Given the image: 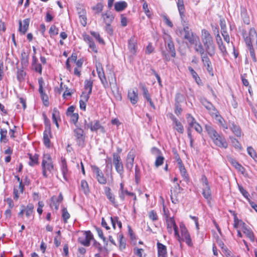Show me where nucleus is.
<instances>
[{"label": "nucleus", "instance_id": "nucleus-1", "mask_svg": "<svg viewBox=\"0 0 257 257\" xmlns=\"http://www.w3.org/2000/svg\"><path fill=\"white\" fill-rule=\"evenodd\" d=\"M244 39L252 61L256 62L257 59L254 52V47L257 46V34L255 29H250L248 34L244 36Z\"/></svg>", "mask_w": 257, "mask_h": 257}, {"label": "nucleus", "instance_id": "nucleus-2", "mask_svg": "<svg viewBox=\"0 0 257 257\" xmlns=\"http://www.w3.org/2000/svg\"><path fill=\"white\" fill-rule=\"evenodd\" d=\"M205 127L209 137L215 146L221 148H227L228 143L222 135L218 134L210 126L206 125Z\"/></svg>", "mask_w": 257, "mask_h": 257}, {"label": "nucleus", "instance_id": "nucleus-3", "mask_svg": "<svg viewBox=\"0 0 257 257\" xmlns=\"http://www.w3.org/2000/svg\"><path fill=\"white\" fill-rule=\"evenodd\" d=\"M194 50L196 52L201 55V60L204 66L206 67L207 70L211 76H213V68L211 66V63L207 55V53H205V48H204L202 44L199 42L194 44Z\"/></svg>", "mask_w": 257, "mask_h": 257}, {"label": "nucleus", "instance_id": "nucleus-4", "mask_svg": "<svg viewBox=\"0 0 257 257\" xmlns=\"http://www.w3.org/2000/svg\"><path fill=\"white\" fill-rule=\"evenodd\" d=\"M201 40L208 55L210 56L214 55L215 48L213 38L210 33L206 29H203L201 31Z\"/></svg>", "mask_w": 257, "mask_h": 257}, {"label": "nucleus", "instance_id": "nucleus-5", "mask_svg": "<svg viewBox=\"0 0 257 257\" xmlns=\"http://www.w3.org/2000/svg\"><path fill=\"white\" fill-rule=\"evenodd\" d=\"M43 175L44 177H47V172L52 173L54 171V165L52 158L49 154H45L42 162Z\"/></svg>", "mask_w": 257, "mask_h": 257}, {"label": "nucleus", "instance_id": "nucleus-6", "mask_svg": "<svg viewBox=\"0 0 257 257\" xmlns=\"http://www.w3.org/2000/svg\"><path fill=\"white\" fill-rule=\"evenodd\" d=\"M179 227L181 231V236L180 235V238H177V239L180 242H185L187 245L190 247L192 246L193 244L191 238V236L185 224L183 222H181L179 224Z\"/></svg>", "mask_w": 257, "mask_h": 257}, {"label": "nucleus", "instance_id": "nucleus-7", "mask_svg": "<svg viewBox=\"0 0 257 257\" xmlns=\"http://www.w3.org/2000/svg\"><path fill=\"white\" fill-rule=\"evenodd\" d=\"M201 182L202 185V195L205 199L210 201L211 199V191L208 179L205 175L202 176Z\"/></svg>", "mask_w": 257, "mask_h": 257}, {"label": "nucleus", "instance_id": "nucleus-8", "mask_svg": "<svg viewBox=\"0 0 257 257\" xmlns=\"http://www.w3.org/2000/svg\"><path fill=\"white\" fill-rule=\"evenodd\" d=\"M74 136L79 146L83 147L85 145V135L83 129L76 126L73 130Z\"/></svg>", "mask_w": 257, "mask_h": 257}, {"label": "nucleus", "instance_id": "nucleus-9", "mask_svg": "<svg viewBox=\"0 0 257 257\" xmlns=\"http://www.w3.org/2000/svg\"><path fill=\"white\" fill-rule=\"evenodd\" d=\"M166 225L167 231L169 233L172 234L173 231H174V235L176 238H180V234L178 231V226L173 217H166Z\"/></svg>", "mask_w": 257, "mask_h": 257}, {"label": "nucleus", "instance_id": "nucleus-10", "mask_svg": "<svg viewBox=\"0 0 257 257\" xmlns=\"http://www.w3.org/2000/svg\"><path fill=\"white\" fill-rule=\"evenodd\" d=\"M39 88L38 91L40 94L41 98L45 106H48L49 105V98L47 94L45 93L44 89L45 82L42 77L38 79Z\"/></svg>", "mask_w": 257, "mask_h": 257}, {"label": "nucleus", "instance_id": "nucleus-11", "mask_svg": "<svg viewBox=\"0 0 257 257\" xmlns=\"http://www.w3.org/2000/svg\"><path fill=\"white\" fill-rule=\"evenodd\" d=\"M113 163L116 172L119 174L121 178L123 176V166L120 157L117 153L113 154Z\"/></svg>", "mask_w": 257, "mask_h": 257}, {"label": "nucleus", "instance_id": "nucleus-12", "mask_svg": "<svg viewBox=\"0 0 257 257\" xmlns=\"http://www.w3.org/2000/svg\"><path fill=\"white\" fill-rule=\"evenodd\" d=\"M93 173L95 175V178L98 182L102 185L107 183V180L101 170L96 166L92 165L91 166Z\"/></svg>", "mask_w": 257, "mask_h": 257}, {"label": "nucleus", "instance_id": "nucleus-13", "mask_svg": "<svg viewBox=\"0 0 257 257\" xmlns=\"http://www.w3.org/2000/svg\"><path fill=\"white\" fill-rule=\"evenodd\" d=\"M183 31L184 33V38L187 40L190 44H194L197 40H199L198 37L193 33L192 30L190 29L189 27L186 26L184 28Z\"/></svg>", "mask_w": 257, "mask_h": 257}, {"label": "nucleus", "instance_id": "nucleus-14", "mask_svg": "<svg viewBox=\"0 0 257 257\" xmlns=\"http://www.w3.org/2000/svg\"><path fill=\"white\" fill-rule=\"evenodd\" d=\"M152 153L153 154L157 155L155 162V167L158 168L162 166L164 162L165 158L162 155L161 151L159 149L153 147L152 149Z\"/></svg>", "mask_w": 257, "mask_h": 257}, {"label": "nucleus", "instance_id": "nucleus-15", "mask_svg": "<svg viewBox=\"0 0 257 257\" xmlns=\"http://www.w3.org/2000/svg\"><path fill=\"white\" fill-rule=\"evenodd\" d=\"M96 67L98 76L103 87L106 88L108 86V82L106 80L102 66L100 63H98L96 65Z\"/></svg>", "mask_w": 257, "mask_h": 257}, {"label": "nucleus", "instance_id": "nucleus-16", "mask_svg": "<svg viewBox=\"0 0 257 257\" xmlns=\"http://www.w3.org/2000/svg\"><path fill=\"white\" fill-rule=\"evenodd\" d=\"M128 49L130 53L133 55H136L138 50V41L135 36H133L128 40Z\"/></svg>", "mask_w": 257, "mask_h": 257}, {"label": "nucleus", "instance_id": "nucleus-17", "mask_svg": "<svg viewBox=\"0 0 257 257\" xmlns=\"http://www.w3.org/2000/svg\"><path fill=\"white\" fill-rule=\"evenodd\" d=\"M104 191L107 199L114 207H117L118 206V203L116 201L115 196L112 192L110 188L106 186L104 188Z\"/></svg>", "mask_w": 257, "mask_h": 257}, {"label": "nucleus", "instance_id": "nucleus-18", "mask_svg": "<svg viewBox=\"0 0 257 257\" xmlns=\"http://www.w3.org/2000/svg\"><path fill=\"white\" fill-rule=\"evenodd\" d=\"M84 237H79V242L85 246H88L90 245V242L93 239V236L90 231H85L84 232Z\"/></svg>", "mask_w": 257, "mask_h": 257}, {"label": "nucleus", "instance_id": "nucleus-19", "mask_svg": "<svg viewBox=\"0 0 257 257\" xmlns=\"http://www.w3.org/2000/svg\"><path fill=\"white\" fill-rule=\"evenodd\" d=\"M181 187L178 183H176L173 190H171V199L173 203L179 202L178 195L180 193Z\"/></svg>", "mask_w": 257, "mask_h": 257}, {"label": "nucleus", "instance_id": "nucleus-20", "mask_svg": "<svg viewBox=\"0 0 257 257\" xmlns=\"http://www.w3.org/2000/svg\"><path fill=\"white\" fill-rule=\"evenodd\" d=\"M127 97L132 104H136L139 100L137 89L135 88L128 90L127 92Z\"/></svg>", "mask_w": 257, "mask_h": 257}, {"label": "nucleus", "instance_id": "nucleus-21", "mask_svg": "<svg viewBox=\"0 0 257 257\" xmlns=\"http://www.w3.org/2000/svg\"><path fill=\"white\" fill-rule=\"evenodd\" d=\"M61 171L62 172L64 179L66 181H68L69 178V173L68 171L67 162L64 158L61 159Z\"/></svg>", "mask_w": 257, "mask_h": 257}, {"label": "nucleus", "instance_id": "nucleus-22", "mask_svg": "<svg viewBox=\"0 0 257 257\" xmlns=\"http://www.w3.org/2000/svg\"><path fill=\"white\" fill-rule=\"evenodd\" d=\"M135 154L133 152H130L126 157L125 167L129 171H132L134 163Z\"/></svg>", "mask_w": 257, "mask_h": 257}, {"label": "nucleus", "instance_id": "nucleus-23", "mask_svg": "<svg viewBox=\"0 0 257 257\" xmlns=\"http://www.w3.org/2000/svg\"><path fill=\"white\" fill-rule=\"evenodd\" d=\"M51 137L52 134L50 128L46 129L43 133V143L45 146L48 148L51 147L50 139Z\"/></svg>", "mask_w": 257, "mask_h": 257}, {"label": "nucleus", "instance_id": "nucleus-24", "mask_svg": "<svg viewBox=\"0 0 257 257\" xmlns=\"http://www.w3.org/2000/svg\"><path fill=\"white\" fill-rule=\"evenodd\" d=\"M230 212H231L233 216V227L237 229L238 228H241V229L246 225V224L241 219H239L237 218L236 213L233 211L230 210Z\"/></svg>", "mask_w": 257, "mask_h": 257}, {"label": "nucleus", "instance_id": "nucleus-25", "mask_svg": "<svg viewBox=\"0 0 257 257\" xmlns=\"http://www.w3.org/2000/svg\"><path fill=\"white\" fill-rule=\"evenodd\" d=\"M242 231L251 242L254 241V235L251 228L246 224L241 228Z\"/></svg>", "mask_w": 257, "mask_h": 257}, {"label": "nucleus", "instance_id": "nucleus-26", "mask_svg": "<svg viewBox=\"0 0 257 257\" xmlns=\"http://www.w3.org/2000/svg\"><path fill=\"white\" fill-rule=\"evenodd\" d=\"M201 102L202 104L204 105V106L209 110L210 113L212 115L214 116V113H218V111L217 110L214 108V107L213 106V105L208 101L206 99H203L201 100Z\"/></svg>", "mask_w": 257, "mask_h": 257}, {"label": "nucleus", "instance_id": "nucleus-27", "mask_svg": "<svg viewBox=\"0 0 257 257\" xmlns=\"http://www.w3.org/2000/svg\"><path fill=\"white\" fill-rule=\"evenodd\" d=\"M229 127L232 133L237 137L241 136V130L240 127L236 125L234 122L229 121Z\"/></svg>", "mask_w": 257, "mask_h": 257}, {"label": "nucleus", "instance_id": "nucleus-28", "mask_svg": "<svg viewBox=\"0 0 257 257\" xmlns=\"http://www.w3.org/2000/svg\"><path fill=\"white\" fill-rule=\"evenodd\" d=\"M30 21V19H25L23 22H19V31L23 34H25L28 30Z\"/></svg>", "mask_w": 257, "mask_h": 257}, {"label": "nucleus", "instance_id": "nucleus-29", "mask_svg": "<svg viewBox=\"0 0 257 257\" xmlns=\"http://www.w3.org/2000/svg\"><path fill=\"white\" fill-rule=\"evenodd\" d=\"M173 123L175 125L174 128L179 133L183 134L184 132V127L182 123L174 116L172 117Z\"/></svg>", "mask_w": 257, "mask_h": 257}, {"label": "nucleus", "instance_id": "nucleus-30", "mask_svg": "<svg viewBox=\"0 0 257 257\" xmlns=\"http://www.w3.org/2000/svg\"><path fill=\"white\" fill-rule=\"evenodd\" d=\"M101 16L105 24L111 23L114 20V16L110 11L102 14Z\"/></svg>", "mask_w": 257, "mask_h": 257}, {"label": "nucleus", "instance_id": "nucleus-31", "mask_svg": "<svg viewBox=\"0 0 257 257\" xmlns=\"http://www.w3.org/2000/svg\"><path fill=\"white\" fill-rule=\"evenodd\" d=\"M157 248L158 252V257H165L167 253L166 246L163 244L158 242Z\"/></svg>", "mask_w": 257, "mask_h": 257}, {"label": "nucleus", "instance_id": "nucleus-32", "mask_svg": "<svg viewBox=\"0 0 257 257\" xmlns=\"http://www.w3.org/2000/svg\"><path fill=\"white\" fill-rule=\"evenodd\" d=\"M214 115L215 116L216 120L218 122L219 125L225 130L228 128V125L225 122V121L223 118V117L218 114V112L217 113H214Z\"/></svg>", "mask_w": 257, "mask_h": 257}, {"label": "nucleus", "instance_id": "nucleus-33", "mask_svg": "<svg viewBox=\"0 0 257 257\" xmlns=\"http://www.w3.org/2000/svg\"><path fill=\"white\" fill-rule=\"evenodd\" d=\"M127 7V4L124 1L116 2L114 4V9L117 12H121Z\"/></svg>", "mask_w": 257, "mask_h": 257}, {"label": "nucleus", "instance_id": "nucleus-34", "mask_svg": "<svg viewBox=\"0 0 257 257\" xmlns=\"http://www.w3.org/2000/svg\"><path fill=\"white\" fill-rule=\"evenodd\" d=\"M23 191V186L22 185V182H20L18 186L15 187L14 189V198L18 199L20 192Z\"/></svg>", "mask_w": 257, "mask_h": 257}, {"label": "nucleus", "instance_id": "nucleus-35", "mask_svg": "<svg viewBox=\"0 0 257 257\" xmlns=\"http://www.w3.org/2000/svg\"><path fill=\"white\" fill-rule=\"evenodd\" d=\"M188 70L190 72L191 74L192 75V76L195 80L196 82L198 84H200V83H201V80L200 79V77H199L198 75L196 72V71L191 67H189Z\"/></svg>", "mask_w": 257, "mask_h": 257}, {"label": "nucleus", "instance_id": "nucleus-36", "mask_svg": "<svg viewBox=\"0 0 257 257\" xmlns=\"http://www.w3.org/2000/svg\"><path fill=\"white\" fill-rule=\"evenodd\" d=\"M167 46L169 49V51L171 53V56L172 57H175L176 56V51L174 45V43L170 38L169 41L168 42Z\"/></svg>", "mask_w": 257, "mask_h": 257}, {"label": "nucleus", "instance_id": "nucleus-37", "mask_svg": "<svg viewBox=\"0 0 257 257\" xmlns=\"http://www.w3.org/2000/svg\"><path fill=\"white\" fill-rule=\"evenodd\" d=\"M110 220L114 229L116 228V223H117L118 227L121 229L122 227V224L120 221L118 220V218L117 216L110 217Z\"/></svg>", "mask_w": 257, "mask_h": 257}, {"label": "nucleus", "instance_id": "nucleus-38", "mask_svg": "<svg viewBox=\"0 0 257 257\" xmlns=\"http://www.w3.org/2000/svg\"><path fill=\"white\" fill-rule=\"evenodd\" d=\"M130 195H133V192L128 191L126 189L118 191V197L121 201L125 200V195L130 196Z\"/></svg>", "mask_w": 257, "mask_h": 257}, {"label": "nucleus", "instance_id": "nucleus-39", "mask_svg": "<svg viewBox=\"0 0 257 257\" xmlns=\"http://www.w3.org/2000/svg\"><path fill=\"white\" fill-rule=\"evenodd\" d=\"M93 86V81L91 79H86L84 82V89L88 90L89 93H91Z\"/></svg>", "mask_w": 257, "mask_h": 257}, {"label": "nucleus", "instance_id": "nucleus-40", "mask_svg": "<svg viewBox=\"0 0 257 257\" xmlns=\"http://www.w3.org/2000/svg\"><path fill=\"white\" fill-rule=\"evenodd\" d=\"M81 189L86 195L89 193L88 184L85 180H82L81 181Z\"/></svg>", "mask_w": 257, "mask_h": 257}, {"label": "nucleus", "instance_id": "nucleus-41", "mask_svg": "<svg viewBox=\"0 0 257 257\" xmlns=\"http://www.w3.org/2000/svg\"><path fill=\"white\" fill-rule=\"evenodd\" d=\"M178 166L181 175L185 179L187 180L188 179V175L183 164H178Z\"/></svg>", "mask_w": 257, "mask_h": 257}, {"label": "nucleus", "instance_id": "nucleus-42", "mask_svg": "<svg viewBox=\"0 0 257 257\" xmlns=\"http://www.w3.org/2000/svg\"><path fill=\"white\" fill-rule=\"evenodd\" d=\"M248 154L255 161H257V154L255 151L252 147H248L247 148Z\"/></svg>", "mask_w": 257, "mask_h": 257}, {"label": "nucleus", "instance_id": "nucleus-43", "mask_svg": "<svg viewBox=\"0 0 257 257\" xmlns=\"http://www.w3.org/2000/svg\"><path fill=\"white\" fill-rule=\"evenodd\" d=\"M99 129H103V127L100 124L99 121L97 120L93 121V125L91 127V132H96Z\"/></svg>", "mask_w": 257, "mask_h": 257}, {"label": "nucleus", "instance_id": "nucleus-44", "mask_svg": "<svg viewBox=\"0 0 257 257\" xmlns=\"http://www.w3.org/2000/svg\"><path fill=\"white\" fill-rule=\"evenodd\" d=\"M36 58L33 56V68L35 71L38 72L39 74L42 73V66L39 63L36 62Z\"/></svg>", "mask_w": 257, "mask_h": 257}, {"label": "nucleus", "instance_id": "nucleus-45", "mask_svg": "<svg viewBox=\"0 0 257 257\" xmlns=\"http://www.w3.org/2000/svg\"><path fill=\"white\" fill-rule=\"evenodd\" d=\"M70 214L66 208H63L62 210V217L64 223H67L68 219L70 218Z\"/></svg>", "mask_w": 257, "mask_h": 257}, {"label": "nucleus", "instance_id": "nucleus-46", "mask_svg": "<svg viewBox=\"0 0 257 257\" xmlns=\"http://www.w3.org/2000/svg\"><path fill=\"white\" fill-rule=\"evenodd\" d=\"M177 8L179 13H185V9L183 0H177Z\"/></svg>", "mask_w": 257, "mask_h": 257}, {"label": "nucleus", "instance_id": "nucleus-47", "mask_svg": "<svg viewBox=\"0 0 257 257\" xmlns=\"http://www.w3.org/2000/svg\"><path fill=\"white\" fill-rule=\"evenodd\" d=\"M58 32L59 29L55 25H52L49 31V33L51 37L58 35Z\"/></svg>", "mask_w": 257, "mask_h": 257}, {"label": "nucleus", "instance_id": "nucleus-48", "mask_svg": "<svg viewBox=\"0 0 257 257\" xmlns=\"http://www.w3.org/2000/svg\"><path fill=\"white\" fill-rule=\"evenodd\" d=\"M186 118L190 127H193V125L197 122L194 117L190 114H187Z\"/></svg>", "mask_w": 257, "mask_h": 257}, {"label": "nucleus", "instance_id": "nucleus-49", "mask_svg": "<svg viewBox=\"0 0 257 257\" xmlns=\"http://www.w3.org/2000/svg\"><path fill=\"white\" fill-rule=\"evenodd\" d=\"M90 34L93 37H94L96 40L100 44H104V42L103 41V40L100 37V35L97 32H93V31H91L90 32Z\"/></svg>", "mask_w": 257, "mask_h": 257}, {"label": "nucleus", "instance_id": "nucleus-50", "mask_svg": "<svg viewBox=\"0 0 257 257\" xmlns=\"http://www.w3.org/2000/svg\"><path fill=\"white\" fill-rule=\"evenodd\" d=\"M51 200V207L52 208H54L56 210H58L60 203L57 201L56 199H55V196L52 197Z\"/></svg>", "mask_w": 257, "mask_h": 257}, {"label": "nucleus", "instance_id": "nucleus-51", "mask_svg": "<svg viewBox=\"0 0 257 257\" xmlns=\"http://www.w3.org/2000/svg\"><path fill=\"white\" fill-rule=\"evenodd\" d=\"M0 134L1 141H3L4 142L6 143L8 141L7 139V131L4 129H1Z\"/></svg>", "mask_w": 257, "mask_h": 257}, {"label": "nucleus", "instance_id": "nucleus-52", "mask_svg": "<svg viewBox=\"0 0 257 257\" xmlns=\"http://www.w3.org/2000/svg\"><path fill=\"white\" fill-rule=\"evenodd\" d=\"M143 9L146 16L148 17H150L152 15L151 12L149 10L148 5L146 2H144L143 4Z\"/></svg>", "mask_w": 257, "mask_h": 257}, {"label": "nucleus", "instance_id": "nucleus-53", "mask_svg": "<svg viewBox=\"0 0 257 257\" xmlns=\"http://www.w3.org/2000/svg\"><path fill=\"white\" fill-rule=\"evenodd\" d=\"M24 213L26 214L27 217H29L32 214V209L31 208H27L26 209L22 210L19 213V215H22Z\"/></svg>", "mask_w": 257, "mask_h": 257}, {"label": "nucleus", "instance_id": "nucleus-54", "mask_svg": "<svg viewBox=\"0 0 257 257\" xmlns=\"http://www.w3.org/2000/svg\"><path fill=\"white\" fill-rule=\"evenodd\" d=\"M238 189L242 195L247 200H249V194L248 192L241 185H238Z\"/></svg>", "mask_w": 257, "mask_h": 257}, {"label": "nucleus", "instance_id": "nucleus-55", "mask_svg": "<svg viewBox=\"0 0 257 257\" xmlns=\"http://www.w3.org/2000/svg\"><path fill=\"white\" fill-rule=\"evenodd\" d=\"M103 6L102 3H97L93 7V10L95 11L97 14L100 13L103 10Z\"/></svg>", "mask_w": 257, "mask_h": 257}, {"label": "nucleus", "instance_id": "nucleus-56", "mask_svg": "<svg viewBox=\"0 0 257 257\" xmlns=\"http://www.w3.org/2000/svg\"><path fill=\"white\" fill-rule=\"evenodd\" d=\"M230 162L231 164L238 170L241 171V170L243 169V168L242 167V166L239 164L236 160L233 159H231Z\"/></svg>", "mask_w": 257, "mask_h": 257}, {"label": "nucleus", "instance_id": "nucleus-57", "mask_svg": "<svg viewBox=\"0 0 257 257\" xmlns=\"http://www.w3.org/2000/svg\"><path fill=\"white\" fill-rule=\"evenodd\" d=\"M149 217L153 221H156L158 219V217L156 212L155 210H151L149 213Z\"/></svg>", "mask_w": 257, "mask_h": 257}, {"label": "nucleus", "instance_id": "nucleus-58", "mask_svg": "<svg viewBox=\"0 0 257 257\" xmlns=\"http://www.w3.org/2000/svg\"><path fill=\"white\" fill-rule=\"evenodd\" d=\"M25 75L26 73L23 70L19 69L18 70L17 78L20 81L24 79Z\"/></svg>", "mask_w": 257, "mask_h": 257}, {"label": "nucleus", "instance_id": "nucleus-59", "mask_svg": "<svg viewBox=\"0 0 257 257\" xmlns=\"http://www.w3.org/2000/svg\"><path fill=\"white\" fill-rule=\"evenodd\" d=\"M69 116H70L71 121L73 122L76 126H77V122L79 118L78 114L77 113H74Z\"/></svg>", "mask_w": 257, "mask_h": 257}, {"label": "nucleus", "instance_id": "nucleus-60", "mask_svg": "<svg viewBox=\"0 0 257 257\" xmlns=\"http://www.w3.org/2000/svg\"><path fill=\"white\" fill-rule=\"evenodd\" d=\"M109 83H110L111 88L112 92H114V91H116V92L118 91V88L117 85V83L116 82V78L115 76H114V82H109Z\"/></svg>", "mask_w": 257, "mask_h": 257}, {"label": "nucleus", "instance_id": "nucleus-61", "mask_svg": "<svg viewBox=\"0 0 257 257\" xmlns=\"http://www.w3.org/2000/svg\"><path fill=\"white\" fill-rule=\"evenodd\" d=\"M59 117V112L57 108H54L52 113V120L55 121Z\"/></svg>", "mask_w": 257, "mask_h": 257}, {"label": "nucleus", "instance_id": "nucleus-62", "mask_svg": "<svg viewBox=\"0 0 257 257\" xmlns=\"http://www.w3.org/2000/svg\"><path fill=\"white\" fill-rule=\"evenodd\" d=\"M111 23L106 24L105 28V31L109 35H112L113 34V30L110 25Z\"/></svg>", "mask_w": 257, "mask_h": 257}, {"label": "nucleus", "instance_id": "nucleus-63", "mask_svg": "<svg viewBox=\"0 0 257 257\" xmlns=\"http://www.w3.org/2000/svg\"><path fill=\"white\" fill-rule=\"evenodd\" d=\"M90 94L91 93H89V92H88L87 93L85 92H83L82 95H81V99L80 100L87 102L89 98Z\"/></svg>", "mask_w": 257, "mask_h": 257}, {"label": "nucleus", "instance_id": "nucleus-64", "mask_svg": "<svg viewBox=\"0 0 257 257\" xmlns=\"http://www.w3.org/2000/svg\"><path fill=\"white\" fill-rule=\"evenodd\" d=\"M143 251H144V250L142 248H139L137 247H135L134 249V254L139 257H142V254H143Z\"/></svg>", "mask_w": 257, "mask_h": 257}]
</instances>
